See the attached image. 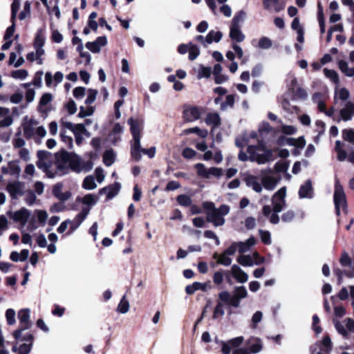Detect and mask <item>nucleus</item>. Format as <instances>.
<instances>
[{"label": "nucleus", "mask_w": 354, "mask_h": 354, "mask_svg": "<svg viewBox=\"0 0 354 354\" xmlns=\"http://www.w3.org/2000/svg\"><path fill=\"white\" fill-rule=\"evenodd\" d=\"M56 169L60 171V175L68 173L69 169L80 173L82 170V161L75 153L68 152L62 148L55 153Z\"/></svg>", "instance_id": "obj_1"}, {"label": "nucleus", "mask_w": 354, "mask_h": 354, "mask_svg": "<svg viewBox=\"0 0 354 354\" xmlns=\"http://www.w3.org/2000/svg\"><path fill=\"white\" fill-rule=\"evenodd\" d=\"M335 209L337 215L340 214V209L346 212L347 201L342 185L337 178L335 182V192L333 195Z\"/></svg>", "instance_id": "obj_2"}, {"label": "nucleus", "mask_w": 354, "mask_h": 354, "mask_svg": "<svg viewBox=\"0 0 354 354\" xmlns=\"http://www.w3.org/2000/svg\"><path fill=\"white\" fill-rule=\"evenodd\" d=\"M18 319L19 320V328L13 332V337L18 340L21 337V333L25 330L29 329L32 323L30 320V310L24 308L18 312Z\"/></svg>", "instance_id": "obj_3"}, {"label": "nucleus", "mask_w": 354, "mask_h": 354, "mask_svg": "<svg viewBox=\"0 0 354 354\" xmlns=\"http://www.w3.org/2000/svg\"><path fill=\"white\" fill-rule=\"evenodd\" d=\"M286 195V187H281L272 196V211L275 213L281 212L286 205L285 197Z\"/></svg>", "instance_id": "obj_4"}, {"label": "nucleus", "mask_w": 354, "mask_h": 354, "mask_svg": "<svg viewBox=\"0 0 354 354\" xmlns=\"http://www.w3.org/2000/svg\"><path fill=\"white\" fill-rule=\"evenodd\" d=\"M128 124L130 126V132L132 135L133 140L131 145H134L135 148L139 147V142L141 139V128L138 119H134L132 117L127 120Z\"/></svg>", "instance_id": "obj_5"}, {"label": "nucleus", "mask_w": 354, "mask_h": 354, "mask_svg": "<svg viewBox=\"0 0 354 354\" xmlns=\"http://www.w3.org/2000/svg\"><path fill=\"white\" fill-rule=\"evenodd\" d=\"M194 168L196 169L197 175L204 178H209L210 175L219 178L223 174L222 169L212 167L207 169L203 163L196 164Z\"/></svg>", "instance_id": "obj_6"}, {"label": "nucleus", "mask_w": 354, "mask_h": 354, "mask_svg": "<svg viewBox=\"0 0 354 354\" xmlns=\"http://www.w3.org/2000/svg\"><path fill=\"white\" fill-rule=\"evenodd\" d=\"M142 153L152 158L156 154V147H151L149 149L142 148L140 142H139L138 148H135L134 145H131V157L134 161L138 162L141 160Z\"/></svg>", "instance_id": "obj_7"}, {"label": "nucleus", "mask_w": 354, "mask_h": 354, "mask_svg": "<svg viewBox=\"0 0 354 354\" xmlns=\"http://www.w3.org/2000/svg\"><path fill=\"white\" fill-rule=\"evenodd\" d=\"M23 189L24 183L18 180L10 183L6 186V190L10 194V196L12 199L17 198L19 195H23Z\"/></svg>", "instance_id": "obj_8"}, {"label": "nucleus", "mask_w": 354, "mask_h": 354, "mask_svg": "<svg viewBox=\"0 0 354 354\" xmlns=\"http://www.w3.org/2000/svg\"><path fill=\"white\" fill-rule=\"evenodd\" d=\"M63 183H56L52 190L53 195L59 199L62 202H64L68 201L72 196V194L70 191H66L65 192H62Z\"/></svg>", "instance_id": "obj_9"}, {"label": "nucleus", "mask_w": 354, "mask_h": 354, "mask_svg": "<svg viewBox=\"0 0 354 354\" xmlns=\"http://www.w3.org/2000/svg\"><path fill=\"white\" fill-rule=\"evenodd\" d=\"M262 1L265 10H271L273 8L276 12L282 11L286 6V3L283 0H262Z\"/></svg>", "instance_id": "obj_10"}, {"label": "nucleus", "mask_w": 354, "mask_h": 354, "mask_svg": "<svg viewBox=\"0 0 354 354\" xmlns=\"http://www.w3.org/2000/svg\"><path fill=\"white\" fill-rule=\"evenodd\" d=\"M218 299L234 308H238L240 305V300L239 298L233 295L231 296L230 293L227 291H222L218 294Z\"/></svg>", "instance_id": "obj_11"}, {"label": "nucleus", "mask_w": 354, "mask_h": 354, "mask_svg": "<svg viewBox=\"0 0 354 354\" xmlns=\"http://www.w3.org/2000/svg\"><path fill=\"white\" fill-rule=\"evenodd\" d=\"M183 118L186 122L197 120L201 117L200 109L198 106H191L183 111Z\"/></svg>", "instance_id": "obj_12"}, {"label": "nucleus", "mask_w": 354, "mask_h": 354, "mask_svg": "<svg viewBox=\"0 0 354 354\" xmlns=\"http://www.w3.org/2000/svg\"><path fill=\"white\" fill-rule=\"evenodd\" d=\"M121 185L120 183L115 182L113 184L110 185L107 187H103L100 189L99 193L102 194L103 192H107L106 200H110L115 197L120 192Z\"/></svg>", "instance_id": "obj_13"}, {"label": "nucleus", "mask_w": 354, "mask_h": 354, "mask_svg": "<svg viewBox=\"0 0 354 354\" xmlns=\"http://www.w3.org/2000/svg\"><path fill=\"white\" fill-rule=\"evenodd\" d=\"M206 220L207 222L212 223L216 227L221 226L225 223V218L220 215L216 209L212 212H207Z\"/></svg>", "instance_id": "obj_14"}, {"label": "nucleus", "mask_w": 354, "mask_h": 354, "mask_svg": "<svg viewBox=\"0 0 354 354\" xmlns=\"http://www.w3.org/2000/svg\"><path fill=\"white\" fill-rule=\"evenodd\" d=\"M30 215V212L26 208L22 207L14 213L12 218L15 221L25 225L28 222Z\"/></svg>", "instance_id": "obj_15"}, {"label": "nucleus", "mask_w": 354, "mask_h": 354, "mask_svg": "<svg viewBox=\"0 0 354 354\" xmlns=\"http://www.w3.org/2000/svg\"><path fill=\"white\" fill-rule=\"evenodd\" d=\"M232 274L233 277L239 281V283H245L248 281V276L246 272H245L241 268L234 264L231 268Z\"/></svg>", "instance_id": "obj_16"}, {"label": "nucleus", "mask_w": 354, "mask_h": 354, "mask_svg": "<svg viewBox=\"0 0 354 354\" xmlns=\"http://www.w3.org/2000/svg\"><path fill=\"white\" fill-rule=\"evenodd\" d=\"M339 113L343 120H350L354 114V104L350 101L347 102L345 107L340 110Z\"/></svg>", "instance_id": "obj_17"}, {"label": "nucleus", "mask_w": 354, "mask_h": 354, "mask_svg": "<svg viewBox=\"0 0 354 354\" xmlns=\"http://www.w3.org/2000/svg\"><path fill=\"white\" fill-rule=\"evenodd\" d=\"M313 193L312 182L310 179L307 180L304 185H302L299 190V198H310Z\"/></svg>", "instance_id": "obj_18"}, {"label": "nucleus", "mask_w": 354, "mask_h": 354, "mask_svg": "<svg viewBox=\"0 0 354 354\" xmlns=\"http://www.w3.org/2000/svg\"><path fill=\"white\" fill-rule=\"evenodd\" d=\"M62 125L73 131V133L75 134V132L77 133L82 134L83 133L86 132V129L84 126V124H73V123L70 122H62Z\"/></svg>", "instance_id": "obj_19"}, {"label": "nucleus", "mask_w": 354, "mask_h": 354, "mask_svg": "<svg viewBox=\"0 0 354 354\" xmlns=\"http://www.w3.org/2000/svg\"><path fill=\"white\" fill-rule=\"evenodd\" d=\"M98 198L92 194H87L83 197L77 196L76 198V202L82 203L84 205L89 206H92L96 203Z\"/></svg>", "instance_id": "obj_20"}, {"label": "nucleus", "mask_w": 354, "mask_h": 354, "mask_svg": "<svg viewBox=\"0 0 354 354\" xmlns=\"http://www.w3.org/2000/svg\"><path fill=\"white\" fill-rule=\"evenodd\" d=\"M230 37L236 42H241L245 39V35L241 32L240 27L230 26Z\"/></svg>", "instance_id": "obj_21"}, {"label": "nucleus", "mask_w": 354, "mask_h": 354, "mask_svg": "<svg viewBox=\"0 0 354 354\" xmlns=\"http://www.w3.org/2000/svg\"><path fill=\"white\" fill-rule=\"evenodd\" d=\"M245 182L247 186L252 187V189L257 192L262 191L261 185L258 182L255 176L250 175L245 178Z\"/></svg>", "instance_id": "obj_22"}, {"label": "nucleus", "mask_w": 354, "mask_h": 354, "mask_svg": "<svg viewBox=\"0 0 354 354\" xmlns=\"http://www.w3.org/2000/svg\"><path fill=\"white\" fill-rule=\"evenodd\" d=\"M205 122L207 125L217 127L221 125V118L218 113H209L207 114Z\"/></svg>", "instance_id": "obj_23"}, {"label": "nucleus", "mask_w": 354, "mask_h": 354, "mask_svg": "<svg viewBox=\"0 0 354 354\" xmlns=\"http://www.w3.org/2000/svg\"><path fill=\"white\" fill-rule=\"evenodd\" d=\"M122 131L123 127L118 122L115 123L109 133V136H113L111 140L112 144L115 145L120 140V137L117 135H120Z\"/></svg>", "instance_id": "obj_24"}, {"label": "nucleus", "mask_w": 354, "mask_h": 354, "mask_svg": "<svg viewBox=\"0 0 354 354\" xmlns=\"http://www.w3.org/2000/svg\"><path fill=\"white\" fill-rule=\"evenodd\" d=\"M317 19L320 28V32L321 34H324L326 30L325 19L323 8L320 2H318L317 3Z\"/></svg>", "instance_id": "obj_25"}, {"label": "nucleus", "mask_w": 354, "mask_h": 354, "mask_svg": "<svg viewBox=\"0 0 354 354\" xmlns=\"http://www.w3.org/2000/svg\"><path fill=\"white\" fill-rule=\"evenodd\" d=\"M202 290L205 291L206 290V284L201 282H194L192 285H188L185 288V292L187 295H193L196 290Z\"/></svg>", "instance_id": "obj_26"}, {"label": "nucleus", "mask_w": 354, "mask_h": 354, "mask_svg": "<svg viewBox=\"0 0 354 354\" xmlns=\"http://www.w3.org/2000/svg\"><path fill=\"white\" fill-rule=\"evenodd\" d=\"M223 37V33L221 31L210 30L205 37V42L212 44L213 41L218 42Z\"/></svg>", "instance_id": "obj_27"}, {"label": "nucleus", "mask_w": 354, "mask_h": 354, "mask_svg": "<svg viewBox=\"0 0 354 354\" xmlns=\"http://www.w3.org/2000/svg\"><path fill=\"white\" fill-rule=\"evenodd\" d=\"M338 67L339 70L347 77L354 76V67L349 68L348 64L344 60L338 62Z\"/></svg>", "instance_id": "obj_28"}, {"label": "nucleus", "mask_w": 354, "mask_h": 354, "mask_svg": "<svg viewBox=\"0 0 354 354\" xmlns=\"http://www.w3.org/2000/svg\"><path fill=\"white\" fill-rule=\"evenodd\" d=\"M272 149H268L266 150L264 153L260 154L259 153L257 155V157L255 158V162H257L258 164H264L267 162H269L272 158Z\"/></svg>", "instance_id": "obj_29"}, {"label": "nucleus", "mask_w": 354, "mask_h": 354, "mask_svg": "<svg viewBox=\"0 0 354 354\" xmlns=\"http://www.w3.org/2000/svg\"><path fill=\"white\" fill-rule=\"evenodd\" d=\"M254 343L250 345V341L248 342V350L250 353H257L262 350L263 345L260 338L254 339Z\"/></svg>", "instance_id": "obj_30"}, {"label": "nucleus", "mask_w": 354, "mask_h": 354, "mask_svg": "<svg viewBox=\"0 0 354 354\" xmlns=\"http://www.w3.org/2000/svg\"><path fill=\"white\" fill-rule=\"evenodd\" d=\"M102 160L106 166H111L115 161V153L112 149L106 150L102 156Z\"/></svg>", "instance_id": "obj_31"}, {"label": "nucleus", "mask_w": 354, "mask_h": 354, "mask_svg": "<svg viewBox=\"0 0 354 354\" xmlns=\"http://www.w3.org/2000/svg\"><path fill=\"white\" fill-rule=\"evenodd\" d=\"M45 44V37L44 35V32L42 29H39L37 31L34 42H33V46L34 48L39 47H43Z\"/></svg>", "instance_id": "obj_32"}, {"label": "nucleus", "mask_w": 354, "mask_h": 354, "mask_svg": "<svg viewBox=\"0 0 354 354\" xmlns=\"http://www.w3.org/2000/svg\"><path fill=\"white\" fill-rule=\"evenodd\" d=\"M333 346L330 337L328 335H325L320 342V349L322 351L328 353L332 350Z\"/></svg>", "instance_id": "obj_33"}, {"label": "nucleus", "mask_w": 354, "mask_h": 354, "mask_svg": "<svg viewBox=\"0 0 354 354\" xmlns=\"http://www.w3.org/2000/svg\"><path fill=\"white\" fill-rule=\"evenodd\" d=\"M246 16V12L244 10H239L234 15L230 26L240 27L239 24L243 21Z\"/></svg>", "instance_id": "obj_34"}, {"label": "nucleus", "mask_w": 354, "mask_h": 354, "mask_svg": "<svg viewBox=\"0 0 354 354\" xmlns=\"http://www.w3.org/2000/svg\"><path fill=\"white\" fill-rule=\"evenodd\" d=\"M97 185L95 182V178L93 176H87L84 178L82 183V187L87 190L95 189Z\"/></svg>", "instance_id": "obj_35"}, {"label": "nucleus", "mask_w": 354, "mask_h": 354, "mask_svg": "<svg viewBox=\"0 0 354 354\" xmlns=\"http://www.w3.org/2000/svg\"><path fill=\"white\" fill-rule=\"evenodd\" d=\"M177 203L183 207H189L192 205V201L189 196L187 194H180L176 197Z\"/></svg>", "instance_id": "obj_36"}, {"label": "nucleus", "mask_w": 354, "mask_h": 354, "mask_svg": "<svg viewBox=\"0 0 354 354\" xmlns=\"http://www.w3.org/2000/svg\"><path fill=\"white\" fill-rule=\"evenodd\" d=\"M212 74V68L209 66H205L201 64L197 74V78L201 79L203 77L209 78Z\"/></svg>", "instance_id": "obj_37"}, {"label": "nucleus", "mask_w": 354, "mask_h": 354, "mask_svg": "<svg viewBox=\"0 0 354 354\" xmlns=\"http://www.w3.org/2000/svg\"><path fill=\"white\" fill-rule=\"evenodd\" d=\"M83 221H84L83 219H80V217H78V216L76 215L75 218L73 221H71V223H69V224H71V225H70L69 230H68V232L66 233L65 235L66 236L71 235L81 225V223Z\"/></svg>", "instance_id": "obj_38"}, {"label": "nucleus", "mask_w": 354, "mask_h": 354, "mask_svg": "<svg viewBox=\"0 0 354 354\" xmlns=\"http://www.w3.org/2000/svg\"><path fill=\"white\" fill-rule=\"evenodd\" d=\"M324 75L328 77L333 83L338 84L339 82V78L337 73L333 69H328L325 68L324 69Z\"/></svg>", "instance_id": "obj_39"}, {"label": "nucleus", "mask_w": 354, "mask_h": 354, "mask_svg": "<svg viewBox=\"0 0 354 354\" xmlns=\"http://www.w3.org/2000/svg\"><path fill=\"white\" fill-rule=\"evenodd\" d=\"M95 111V108L91 106H88L86 109L84 106H81L80 107V112L77 114V117L80 118H86V116H90L93 114Z\"/></svg>", "instance_id": "obj_40"}, {"label": "nucleus", "mask_w": 354, "mask_h": 354, "mask_svg": "<svg viewBox=\"0 0 354 354\" xmlns=\"http://www.w3.org/2000/svg\"><path fill=\"white\" fill-rule=\"evenodd\" d=\"M186 133H196L199 137L205 138L208 135L206 129H201L198 127L189 128L185 130Z\"/></svg>", "instance_id": "obj_41"}, {"label": "nucleus", "mask_w": 354, "mask_h": 354, "mask_svg": "<svg viewBox=\"0 0 354 354\" xmlns=\"http://www.w3.org/2000/svg\"><path fill=\"white\" fill-rule=\"evenodd\" d=\"M189 59L193 61L200 55V50L196 44H193L191 42L189 44Z\"/></svg>", "instance_id": "obj_42"}, {"label": "nucleus", "mask_w": 354, "mask_h": 354, "mask_svg": "<svg viewBox=\"0 0 354 354\" xmlns=\"http://www.w3.org/2000/svg\"><path fill=\"white\" fill-rule=\"evenodd\" d=\"M129 301L126 299L125 296H123L118 306L117 310L120 313L124 314L129 311Z\"/></svg>", "instance_id": "obj_43"}, {"label": "nucleus", "mask_w": 354, "mask_h": 354, "mask_svg": "<svg viewBox=\"0 0 354 354\" xmlns=\"http://www.w3.org/2000/svg\"><path fill=\"white\" fill-rule=\"evenodd\" d=\"M10 174L18 176L21 171V168L18 165V161H10L8 162Z\"/></svg>", "instance_id": "obj_44"}, {"label": "nucleus", "mask_w": 354, "mask_h": 354, "mask_svg": "<svg viewBox=\"0 0 354 354\" xmlns=\"http://www.w3.org/2000/svg\"><path fill=\"white\" fill-rule=\"evenodd\" d=\"M262 183L266 189H273L277 184V180L272 176H268L264 178Z\"/></svg>", "instance_id": "obj_45"}, {"label": "nucleus", "mask_w": 354, "mask_h": 354, "mask_svg": "<svg viewBox=\"0 0 354 354\" xmlns=\"http://www.w3.org/2000/svg\"><path fill=\"white\" fill-rule=\"evenodd\" d=\"M237 261L243 266H251L253 264V261L250 255H240Z\"/></svg>", "instance_id": "obj_46"}, {"label": "nucleus", "mask_w": 354, "mask_h": 354, "mask_svg": "<svg viewBox=\"0 0 354 354\" xmlns=\"http://www.w3.org/2000/svg\"><path fill=\"white\" fill-rule=\"evenodd\" d=\"M20 8V0H13L11 4L10 21H16L17 14Z\"/></svg>", "instance_id": "obj_47"}, {"label": "nucleus", "mask_w": 354, "mask_h": 354, "mask_svg": "<svg viewBox=\"0 0 354 354\" xmlns=\"http://www.w3.org/2000/svg\"><path fill=\"white\" fill-rule=\"evenodd\" d=\"M333 323H334V326H335V328L337 330V331L340 335H342L344 337L347 338L348 335V331L344 327V326L342 324V323L339 321L335 319H333Z\"/></svg>", "instance_id": "obj_48"}, {"label": "nucleus", "mask_w": 354, "mask_h": 354, "mask_svg": "<svg viewBox=\"0 0 354 354\" xmlns=\"http://www.w3.org/2000/svg\"><path fill=\"white\" fill-rule=\"evenodd\" d=\"M97 95V91L96 89L89 88L88 90V95H87L86 99L85 100L84 103L86 105H90V104H93L96 99Z\"/></svg>", "instance_id": "obj_49"}, {"label": "nucleus", "mask_w": 354, "mask_h": 354, "mask_svg": "<svg viewBox=\"0 0 354 354\" xmlns=\"http://www.w3.org/2000/svg\"><path fill=\"white\" fill-rule=\"evenodd\" d=\"M60 138L62 142H65L69 149L73 148V140L72 137L66 135V130L62 129L60 132Z\"/></svg>", "instance_id": "obj_50"}, {"label": "nucleus", "mask_w": 354, "mask_h": 354, "mask_svg": "<svg viewBox=\"0 0 354 354\" xmlns=\"http://www.w3.org/2000/svg\"><path fill=\"white\" fill-rule=\"evenodd\" d=\"M342 138L344 140L354 144V130L352 129H344L342 131Z\"/></svg>", "instance_id": "obj_51"}, {"label": "nucleus", "mask_w": 354, "mask_h": 354, "mask_svg": "<svg viewBox=\"0 0 354 354\" xmlns=\"http://www.w3.org/2000/svg\"><path fill=\"white\" fill-rule=\"evenodd\" d=\"M259 233L262 243L265 245H270L271 243V235L270 232L259 230Z\"/></svg>", "instance_id": "obj_52"}, {"label": "nucleus", "mask_w": 354, "mask_h": 354, "mask_svg": "<svg viewBox=\"0 0 354 354\" xmlns=\"http://www.w3.org/2000/svg\"><path fill=\"white\" fill-rule=\"evenodd\" d=\"M289 167V162L288 161H279L274 165V169L277 172L283 173L286 172Z\"/></svg>", "instance_id": "obj_53"}, {"label": "nucleus", "mask_w": 354, "mask_h": 354, "mask_svg": "<svg viewBox=\"0 0 354 354\" xmlns=\"http://www.w3.org/2000/svg\"><path fill=\"white\" fill-rule=\"evenodd\" d=\"M53 100V95L50 93H46L42 95L39 102V108L46 106Z\"/></svg>", "instance_id": "obj_54"}, {"label": "nucleus", "mask_w": 354, "mask_h": 354, "mask_svg": "<svg viewBox=\"0 0 354 354\" xmlns=\"http://www.w3.org/2000/svg\"><path fill=\"white\" fill-rule=\"evenodd\" d=\"M228 254H225V252L222 254H221L220 258H218V260L216 261L217 264L223 265L225 266H229L232 263V259L229 257Z\"/></svg>", "instance_id": "obj_55"}, {"label": "nucleus", "mask_w": 354, "mask_h": 354, "mask_svg": "<svg viewBox=\"0 0 354 354\" xmlns=\"http://www.w3.org/2000/svg\"><path fill=\"white\" fill-rule=\"evenodd\" d=\"M28 71L26 69H19L13 71L11 76L15 79L24 80L28 76Z\"/></svg>", "instance_id": "obj_56"}, {"label": "nucleus", "mask_w": 354, "mask_h": 354, "mask_svg": "<svg viewBox=\"0 0 354 354\" xmlns=\"http://www.w3.org/2000/svg\"><path fill=\"white\" fill-rule=\"evenodd\" d=\"M295 216V212L292 209H289L281 215V221L284 223H290L294 220Z\"/></svg>", "instance_id": "obj_57"}, {"label": "nucleus", "mask_w": 354, "mask_h": 354, "mask_svg": "<svg viewBox=\"0 0 354 354\" xmlns=\"http://www.w3.org/2000/svg\"><path fill=\"white\" fill-rule=\"evenodd\" d=\"M272 41L266 37H262L260 38L258 44V46L263 49H268L272 46Z\"/></svg>", "instance_id": "obj_58"}, {"label": "nucleus", "mask_w": 354, "mask_h": 354, "mask_svg": "<svg viewBox=\"0 0 354 354\" xmlns=\"http://www.w3.org/2000/svg\"><path fill=\"white\" fill-rule=\"evenodd\" d=\"M234 295L239 299H241L247 297L248 292L244 286H239L235 288Z\"/></svg>", "instance_id": "obj_59"}, {"label": "nucleus", "mask_w": 354, "mask_h": 354, "mask_svg": "<svg viewBox=\"0 0 354 354\" xmlns=\"http://www.w3.org/2000/svg\"><path fill=\"white\" fill-rule=\"evenodd\" d=\"M30 2L26 1L24 6V10L19 15V19L20 20H24L26 17L27 15L30 14Z\"/></svg>", "instance_id": "obj_60"}, {"label": "nucleus", "mask_w": 354, "mask_h": 354, "mask_svg": "<svg viewBox=\"0 0 354 354\" xmlns=\"http://www.w3.org/2000/svg\"><path fill=\"white\" fill-rule=\"evenodd\" d=\"M6 317L8 325L11 326L15 323V311L9 308L6 312Z\"/></svg>", "instance_id": "obj_61"}, {"label": "nucleus", "mask_w": 354, "mask_h": 354, "mask_svg": "<svg viewBox=\"0 0 354 354\" xmlns=\"http://www.w3.org/2000/svg\"><path fill=\"white\" fill-rule=\"evenodd\" d=\"M292 91L297 99L306 100L308 97L307 92L301 87H298L295 90L292 88Z\"/></svg>", "instance_id": "obj_62"}, {"label": "nucleus", "mask_w": 354, "mask_h": 354, "mask_svg": "<svg viewBox=\"0 0 354 354\" xmlns=\"http://www.w3.org/2000/svg\"><path fill=\"white\" fill-rule=\"evenodd\" d=\"M11 21L12 24L9 27H8L6 30L5 35L3 36L4 40L10 39L12 37V35L15 31V26H16L15 21Z\"/></svg>", "instance_id": "obj_63"}, {"label": "nucleus", "mask_w": 354, "mask_h": 354, "mask_svg": "<svg viewBox=\"0 0 354 354\" xmlns=\"http://www.w3.org/2000/svg\"><path fill=\"white\" fill-rule=\"evenodd\" d=\"M24 136L26 139H30L34 134V129L31 124H24Z\"/></svg>", "instance_id": "obj_64"}]
</instances>
